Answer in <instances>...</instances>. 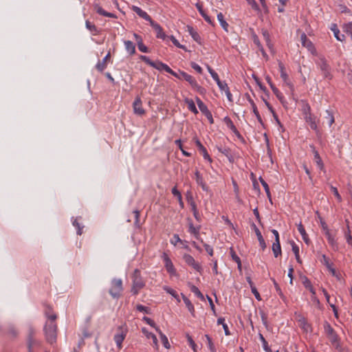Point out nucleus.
I'll return each instance as SVG.
<instances>
[{
	"label": "nucleus",
	"instance_id": "obj_1",
	"mask_svg": "<svg viewBox=\"0 0 352 352\" xmlns=\"http://www.w3.org/2000/svg\"><path fill=\"white\" fill-rule=\"evenodd\" d=\"M324 333L331 342V346L335 348L337 351H341L342 346L340 344V339L328 322H325L324 324Z\"/></svg>",
	"mask_w": 352,
	"mask_h": 352
},
{
	"label": "nucleus",
	"instance_id": "obj_2",
	"mask_svg": "<svg viewBox=\"0 0 352 352\" xmlns=\"http://www.w3.org/2000/svg\"><path fill=\"white\" fill-rule=\"evenodd\" d=\"M46 340L53 344L56 340L57 324L56 321H47L43 329Z\"/></svg>",
	"mask_w": 352,
	"mask_h": 352
},
{
	"label": "nucleus",
	"instance_id": "obj_3",
	"mask_svg": "<svg viewBox=\"0 0 352 352\" xmlns=\"http://www.w3.org/2000/svg\"><path fill=\"white\" fill-rule=\"evenodd\" d=\"M140 58L144 61L147 65L155 68L160 71H165L174 76H176V72L173 71L171 68H170L167 65L160 62V61H153L148 56L144 55H140Z\"/></svg>",
	"mask_w": 352,
	"mask_h": 352
},
{
	"label": "nucleus",
	"instance_id": "obj_4",
	"mask_svg": "<svg viewBox=\"0 0 352 352\" xmlns=\"http://www.w3.org/2000/svg\"><path fill=\"white\" fill-rule=\"evenodd\" d=\"M132 279L133 286L131 288V292L133 295H137L139 293V291L145 286L144 281L140 275V271L139 270H135Z\"/></svg>",
	"mask_w": 352,
	"mask_h": 352
},
{
	"label": "nucleus",
	"instance_id": "obj_5",
	"mask_svg": "<svg viewBox=\"0 0 352 352\" xmlns=\"http://www.w3.org/2000/svg\"><path fill=\"white\" fill-rule=\"evenodd\" d=\"M111 287L109 293L113 298H119L123 291L122 280L120 278H113L111 280Z\"/></svg>",
	"mask_w": 352,
	"mask_h": 352
},
{
	"label": "nucleus",
	"instance_id": "obj_6",
	"mask_svg": "<svg viewBox=\"0 0 352 352\" xmlns=\"http://www.w3.org/2000/svg\"><path fill=\"white\" fill-rule=\"evenodd\" d=\"M177 78L185 80L191 85V87L194 89L197 90L198 92H199L201 94L204 93V89L203 87H201V86H199L197 84L195 78L192 77V76H190V74H188L184 72H182V71H179V74H177Z\"/></svg>",
	"mask_w": 352,
	"mask_h": 352
},
{
	"label": "nucleus",
	"instance_id": "obj_7",
	"mask_svg": "<svg viewBox=\"0 0 352 352\" xmlns=\"http://www.w3.org/2000/svg\"><path fill=\"white\" fill-rule=\"evenodd\" d=\"M162 259L164 263V266L167 272L172 276L176 274L174 268V265L168 255L166 252H163L162 254Z\"/></svg>",
	"mask_w": 352,
	"mask_h": 352
},
{
	"label": "nucleus",
	"instance_id": "obj_8",
	"mask_svg": "<svg viewBox=\"0 0 352 352\" xmlns=\"http://www.w3.org/2000/svg\"><path fill=\"white\" fill-rule=\"evenodd\" d=\"M317 65L322 71L324 78H331V75L329 72V65L327 64V60L324 58H320L317 62Z\"/></svg>",
	"mask_w": 352,
	"mask_h": 352
},
{
	"label": "nucleus",
	"instance_id": "obj_9",
	"mask_svg": "<svg viewBox=\"0 0 352 352\" xmlns=\"http://www.w3.org/2000/svg\"><path fill=\"white\" fill-rule=\"evenodd\" d=\"M196 100L199 110L203 114L206 116L210 123L212 124L214 122L212 116L211 112L208 110L207 106L199 98H197Z\"/></svg>",
	"mask_w": 352,
	"mask_h": 352
},
{
	"label": "nucleus",
	"instance_id": "obj_10",
	"mask_svg": "<svg viewBox=\"0 0 352 352\" xmlns=\"http://www.w3.org/2000/svg\"><path fill=\"white\" fill-rule=\"evenodd\" d=\"M119 332L116 333L113 336V340L116 343L117 347L119 349H121L122 347V342L126 338V330L124 331L121 327L118 328Z\"/></svg>",
	"mask_w": 352,
	"mask_h": 352
},
{
	"label": "nucleus",
	"instance_id": "obj_11",
	"mask_svg": "<svg viewBox=\"0 0 352 352\" xmlns=\"http://www.w3.org/2000/svg\"><path fill=\"white\" fill-rule=\"evenodd\" d=\"M304 119L305 122L309 124L310 128L314 130L316 134H318L319 130L318 127V122H319V120L317 117L315 115L311 114L308 116H305Z\"/></svg>",
	"mask_w": 352,
	"mask_h": 352
},
{
	"label": "nucleus",
	"instance_id": "obj_12",
	"mask_svg": "<svg viewBox=\"0 0 352 352\" xmlns=\"http://www.w3.org/2000/svg\"><path fill=\"white\" fill-rule=\"evenodd\" d=\"M278 67L280 72V77L284 81L285 84L289 87L291 90H293L294 85L290 81L288 75L285 72V68L282 62L278 63Z\"/></svg>",
	"mask_w": 352,
	"mask_h": 352
},
{
	"label": "nucleus",
	"instance_id": "obj_13",
	"mask_svg": "<svg viewBox=\"0 0 352 352\" xmlns=\"http://www.w3.org/2000/svg\"><path fill=\"white\" fill-rule=\"evenodd\" d=\"M134 113L139 116H142L145 113V111L142 106V100L139 96H137L133 103Z\"/></svg>",
	"mask_w": 352,
	"mask_h": 352
},
{
	"label": "nucleus",
	"instance_id": "obj_14",
	"mask_svg": "<svg viewBox=\"0 0 352 352\" xmlns=\"http://www.w3.org/2000/svg\"><path fill=\"white\" fill-rule=\"evenodd\" d=\"M183 259L188 265L192 266L195 270L199 272L201 269V267L195 262L194 258L187 254H184L183 255Z\"/></svg>",
	"mask_w": 352,
	"mask_h": 352
},
{
	"label": "nucleus",
	"instance_id": "obj_15",
	"mask_svg": "<svg viewBox=\"0 0 352 352\" xmlns=\"http://www.w3.org/2000/svg\"><path fill=\"white\" fill-rule=\"evenodd\" d=\"M208 70L212 78L217 82V85L221 90H223L224 88L227 87V83L226 82H221L219 78L218 74L210 66H208Z\"/></svg>",
	"mask_w": 352,
	"mask_h": 352
},
{
	"label": "nucleus",
	"instance_id": "obj_16",
	"mask_svg": "<svg viewBox=\"0 0 352 352\" xmlns=\"http://www.w3.org/2000/svg\"><path fill=\"white\" fill-rule=\"evenodd\" d=\"M111 54L108 52L107 54L104 56L102 61L99 60L96 65V69L102 72L107 67V62L110 60Z\"/></svg>",
	"mask_w": 352,
	"mask_h": 352
},
{
	"label": "nucleus",
	"instance_id": "obj_17",
	"mask_svg": "<svg viewBox=\"0 0 352 352\" xmlns=\"http://www.w3.org/2000/svg\"><path fill=\"white\" fill-rule=\"evenodd\" d=\"M94 10H96V12L98 14H99L100 15H102V16H107V17H109V18H113V19H117L118 18L116 14H115L113 13H111V12H109L105 11L98 3H95L94 5Z\"/></svg>",
	"mask_w": 352,
	"mask_h": 352
},
{
	"label": "nucleus",
	"instance_id": "obj_18",
	"mask_svg": "<svg viewBox=\"0 0 352 352\" xmlns=\"http://www.w3.org/2000/svg\"><path fill=\"white\" fill-rule=\"evenodd\" d=\"M131 10L134 12H135L140 17L142 18L143 19L148 22L152 19L151 17L145 11H144L140 8L136 6H132Z\"/></svg>",
	"mask_w": 352,
	"mask_h": 352
},
{
	"label": "nucleus",
	"instance_id": "obj_19",
	"mask_svg": "<svg viewBox=\"0 0 352 352\" xmlns=\"http://www.w3.org/2000/svg\"><path fill=\"white\" fill-rule=\"evenodd\" d=\"M252 228L254 229L255 233H256V235L258 238V242H259V245L261 246V248H262L263 250H264L266 247H267V245H266V243L261 234V232H260L259 229L256 227V226L255 225V223H252Z\"/></svg>",
	"mask_w": 352,
	"mask_h": 352
},
{
	"label": "nucleus",
	"instance_id": "obj_20",
	"mask_svg": "<svg viewBox=\"0 0 352 352\" xmlns=\"http://www.w3.org/2000/svg\"><path fill=\"white\" fill-rule=\"evenodd\" d=\"M44 314L47 318V321H56L57 315L54 313L53 309L50 305H45Z\"/></svg>",
	"mask_w": 352,
	"mask_h": 352
},
{
	"label": "nucleus",
	"instance_id": "obj_21",
	"mask_svg": "<svg viewBox=\"0 0 352 352\" xmlns=\"http://www.w3.org/2000/svg\"><path fill=\"white\" fill-rule=\"evenodd\" d=\"M149 23H150L151 25L152 26V28L155 31L157 37L160 38H164L165 34L163 32L162 28H161V26L157 23L153 21L152 19L149 21Z\"/></svg>",
	"mask_w": 352,
	"mask_h": 352
},
{
	"label": "nucleus",
	"instance_id": "obj_22",
	"mask_svg": "<svg viewBox=\"0 0 352 352\" xmlns=\"http://www.w3.org/2000/svg\"><path fill=\"white\" fill-rule=\"evenodd\" d=\"M133 36H134V38H135V41L137 42L138 50L140 52H142L148 53V49L143 43L142 37L140 35H138V34H137L135 33L133 34Z\"/></svg>",
	"mask_w": 352,
	"mask_h": 352
},
{
	"label": "nucleus",
	"instance_id": "obj_23",
	"mask_svg": "<svg viewBox=\"0 0 352 352\" xmlns=\"http://www.w3.org/2000/svg\"><path fill=\"white\" fill-rule=\"evenodd\" d=\"M186 199L188 204L190 206V209L193 212L194 216L196 219H199V212L197 210L196 204L193 200V198L191 195H187Z\"/></svg>",
	"mask_w": 352,
	"mask_h": 352
},
{
	"label": "nucleus",
	"instance_id": "obj_24",
	"mask_svg": "<svg viewBox=\"0 0 352 352\" xmlns=\"http://www.w3.org/2000/svg\"><path fill=\"white\" fill-rule=\"evenodd\" d=\"M196 145L200 152V153L203 155L205 160H208L209 162H211L212 160L208 155L206 148L202 145V144L199 141H196Z\"/></svg>",
	"mask_w": 352,
	"mask_h": 352
},
{
	"label": "nucleus",
	"instance_id": "obj_25",
	"mask_svg": "<svg viewBox=\"0 0 352 352\" xmlns=\"http://www.w3.org/2000/svg\"><path fill=\"white\" fill-rule=\"evenodd\" d=\"M187 31L189 32L192 38L198 43L201 44V38L198 34L197 32H196L192 26L187 25L186 26Z\"/></svg>",
	"mask_w": 352,
	"mask_h": 352
},
{
	"label": "nucleus",
	"instance_id": "obj_26",
	"mask_svg": "<svg viewBox=\"0 0 352 352\" xmlns=\"http://www.w3.org/2000/svg\"><path fill=\"white\" fill-rule=\"evenodd\" d=\"M142 332L148 339H152L153 346H157V339L155 334L149 332L145 327L142 329Z\"/></svg>",
	"mask_w": 352,
	"mask_h": 352
},
{
	"label": "nucleus",
	"instance_id": "obj_27",
	"mask_svg": "<svg viewBox=\"0 0 352 352\" xmlns=\"http://www.w3.org/2000/svg\"><path fill=\"white\" fill-rule=\"evenodd\" d=\"M195 177H196V182H197V183L199 186H201V187L203 189V190L208 192V190H209V188L206 185V184L204 182L203 177H201V175L199 174V172H196Z\"/></svg>",
	"mask_w": 352,
	"mask_h": 352
},
{
	"label": "nucleus",
	"instance_id": "obj_28",
	"mask_svg": "<svg viewBox=\"0 0 352 352\" xmlns=\"http://www.w3.org/2000/svg\"><path fill=\"white\" fill-rule=\"evenodd\" d=\"M301 279H302V284L305 287V288L309 289L310 291V292L313 295H315L316 294V292H315L314 287H312L311 281L309 280V279L307 276H302L301 277Z\"/></svg>",
	"mask_w": 352,
	"mask_h": 352
},
{
	"label": "nucleus",
	"instance_id": "obj_29",
	"mask_svg": "<svg viewBox=\"0 0 352 352\" xmlns=\"http://www.w3.org/2000/svg\"><path fill=\"white\" fill-rule=\"evenodd\" d=\"M298 230L300 233L305 243L308 245L310 242V240L309 239L308 234H307V232L304 228V226H302V224L301 223H300L298 225Z\"/></svg>",
	"mask_w": 352,
	"mask_h": 352
},
{
	"label": "nucleus",
	"instance_id": "obj_30",
	"mask_svg": "<svg viewBox=\"0 0 352 352\" xmlns=\"http://www.w3.org/2000/svg\"><path fill=\"white\" fill-rule=\"evenodd\" d=\"M198 10L199 11L200 14H201V16L204 17V19H205V21L206 22H208L209 24L212 25L214 26V23L213 21L210 19V17L206 14V12L204 11V10L203 9V7L201 5L197 3L196 5Z\"/></svg>",
	"mask_w": 352,
	"mask_h": 352
},
{
	"label": "nucleus",
	"instance_id": "obj_31",
	"mask_svg": "<svg viewBox=\"0 0 352 352\" xmlns=\"http://www.w3.org/2000/svg\"><path fill=\"white\" fill-rule=\"evenodd\" d=\"M182 296L188 311L190 312L192 316H195V308L193 305L191 303L190 300L183 294H182Z\"/></svg>",
	"mask_w": 352,
	"mask_h": 352
},
{
	"label": "nucleus",
	"instance_id": "obj_32",
	"mask_svg": "<svg viewBox=\"0 0 352 352\" xmlns=\"http://www.w3.org/2000/svg\"><path fill=\"white\" fill-rule=\"evenodd\" d=\"M272 249L274 255L276 258L278 257L279 255H280L281 254V248H280V241H274L273 243Z\"/></svg>",
	"mask_w": 352,
	"mask_h": 352
},
{
	"label": "nucleus",
	"instance_id": "obj_33",
	"mask_svg": "<svg viewBox=\"0 0 352 352\" xmlns=\"http://www.w3.org/2000/svg\"><path fill=\"white\" fill-rule=\"evenodd\" d=\"M124 46L126 50L129 53L130 55H133L135 53V46L132 41H125Z\"/></svg>",
	"mask_w": 352,
	"mask_h": 352
},
{
	"label": "nucleus",
	"instance_id": "obj_34",
	"mask_svg": "<svg viewBox=\"0 0 352 352\" xmlns=\"http://www.w3.org/2000/svg\"><path fill=\"white\" fill-rule=\"evenodd\" d=\"M300 40H301L302 45L304 47H306L308 49H311L313 47L312 43L310 41L309 39H308L305 33H302V34L300 35Z\"/></svg>",
	"mask_w": 352,
	"mask_h": 352
},
{
	"label": "nucleus",
	"instance_id": "obj_35",
	"mask_svg": "<svg viewBox=\"0 0 352 352\" xmlns=\"http://www.w3.org/2000/svg\"><path fill=\"white\" fill-rule=\"evenodd\" d=\"M223 121L226 126L230 129L232 132H234L235 134L239 133L236 126H234L233 122L231 120V119L229 117H226L223 119Z\"/></svg>",
	"mask_w": 352,
	"mask_h": 352
},
{
	"label": "nucleus",
	"instance_id": "obj_36",
	"mask_svg": "<svg viewBox=\"0 0 352 352\" xmlns=\"http://www.w3.org/2000/svg\"><path fill=\"white\" fill-rule=\"evenodd\" d=\"M85 26H86L87 29H88L94 35H97L100 32L99 30H98L97 27L94 24L91 23L88 20H87L85 21Z\"/></svg>",
	"mask_w": 352,
	"mask_h": 352
},
{
	"label": "nucleus",
	"instance_id": "obj_37",
	"mask_svg": "<svg viewBox=\"0 0 352 352\" xmlns=\"http://www.w3.org/2000/svg\"><path fill=\"white\" fill-rule=\"evenodd\" d=\"M185 102L186 104H187V107H188V109L192 111V113H195V114H197L198 113V111L196 108V106L195 104V102H193L192 100L191 99H188V98H186L185 100Z\"/></svg>",
	"mask_w": 352,
	"mask_h": 352
},
{
	"label": "nucleus",
	"instance_id": "obj_38",
	"mask_svg": "<svg viewBox=\"0 0 352 352\" xmlns=\"http://www.w3.org/2000/svg\"><path fill=\"white\" fill-rule=\"evenodd\" d=\"M217 19L223 30L228 32V23L224 20V16L221 12L217 14Z\"/></svg>",
	"mask_w": 352,
	"mask_h": 352
},
{
	"label": "nucleus",
	"instance_id": "obj_39",
	"mask_svg": "<svg viewBox=\"0 0 352 352\" xmlns=\"http://www.w3.org/2000/svg\"><path fill=\"white\" fill-rule=\"evenodd\" d=\"M81 217H76L72 222L73 226L76 228L77 230V234L81 235L82 233V229L84 228V226H81V224L78 222V219H80Z\"/></svg>",
	"mask_w": 352,
	"mask_h": 352
},
{
	"label": "nucleus",
	"instance_id": "obj_40",
	"mask_svg": "<svg viewBox=\"0 0 352 352\" xmlns=\"http://www.w3.org/2000/svg\"><path fill=\"white\" fill-rule=\"evenodd\" d=\"M327 116L324 117V120H326L327 124L331 126L335 122L334 116L333 113L329 111H326Z\"/></svg>",
	"mask_w": 352,
	"mask_h": 352
},
{
	"label": "nucleus",
	"instance_id": "obj_41",
	"mask_svg": "<svg viewBox=\"0 0 352 352\" xmlns=\"http://www.w3.org/2000/svg\"><path fill=\"white\" fill-rule=\"evenodd\" d=\"M292 251L295 254V257H296L297 262L298 263H302V261L299 256V248L294 241H292Z\"/></svg>",
	"mask_w": 352,
	"mask_h": 352
},
{
	"label": "nucleus",
	"instance_id": "obj_42",
	"mask_svg": "<svg viewBox=\"0 0 352 352\" xmlns=\"http://www.w3.org/2000/svg\"><path fill=\"white\" fill-rule=\"evenodd\" d=\"M259 180H260L262 186L264 188V190H265V192L267 194V196L268 199H270V201H272L271 193H270V188H269L268 184H267V182L262 177H260Z\"/></svg>",
	"mask_w": 352,
	"mask_h": 352
},
{
	"label": "nucleus",
	"instance_id": "obj_43",
	"mask_svg": "<svg viewBox=\"0 0 352 352\" xmlns=\"http://www.w3.org/2000/svg\"><path fill=\"white\" fill-rule=\"evenodd\" d=\"M157 332L160 335L161 340H162V344H163L165 348H166V349H169L170 347V344L168 342V340L167 337L164 334H163L162 333L160 329L159 331H157Z\"/></svg>",
	"mask_w": 352,
	"mask_h": 352
},
{
	"label": "nucleus",
	"instance_id": "obj_44",
	"mask_svg": "<svg viewBox=\"0 0 352 352\" xmlns=\"http://www.w3.org/2000/svg\"><path fill=\"white\" fill-rule=\"evenodd\" d=\"M324 234L327 239V241L329 242V243L331 245V246H334L336 245V241L333 237V236L331 234V233L330 232V231H327L324 232Z\"/></svg>",
	"mask_w": 352,
	"mask_h": 352
},
{
	"label": "nucleus",
	"instance_id": "obj_45",
	"mask_svg": "<svg viewBox=\"0 0 352 352\" xmlns=\"http://www.w3.org/2000/svg\"><path fill=\"white\" fill-rule=\"evenodd\" d=\"M331 30H333V33H334V36L338 40V41H342L343 40H344V34H340V31L339 30L336 28V25H334V27L333 28H331Z\"/></svg>",
	"mask_w": 352,
	"mask_h": 352
},
{
	"label": "nucleus",
	"instance_id": "obj_46",
	"mask_svg": "<svg viewBox=\"0 0 352 352\" xmlns=\"http://www.w3.org/2000/svg\"><path fill=\"white\" fill-rule=\"evenodd\" d=\"M143 321H144L146 324H148V325H150L151 327H153L155 329V330L157 331L160 330L159 327H157L155 323V322L151 319L150 318L148 317H146V316H144L142 318Z\"/></svg>",
	"mask_w": 352,
	"mask_h": 352
},
{
	"label": "nucleus",
	"instance_id": "obj_47",
	"mask_svg": "<svg viewBox=\"0 0 352 352\" xmlns=\"http://www.w3.org/2000/svg\"><path fill=\"white\" fill-rule=\"evenodd\" d=\"M314 159L316 160V164H318V166H319V168L320 169H322L324 165H323L322 160L319 155L318 152L314 150Z\"/></svg>",
	"mask_w": 352,
	"mask_h": 352
},
{
	"label": "nucleus",
	"instance_id": "obj_48",
	"mask_svg": "<svg viewBox=\"0 0 352 352\" xmlns=\"http://www.w3.org/2000/svg\"><path fill=\"white\" fill-rule=\"evenodd\" d=\"M259 338L263 343V346L264 350L266 352H272V349L268 346L267 342L265 340V338L263 337V336L261 333L259 334Z\"/></svg>",
	"mask_w": 352,
	"mask_h": 352
},
{
	"label": "nucleus",
	"instance_id": "obj_49",
	"mask_svg": "<svg viewBox=\"0 0 352 352\" xmlns=\"http://www.w3.org/2000/svg\"><path fill=\"white\" fill-rule=\"evenodd\" d=\"M205 337L207 340V342H208V348L210 349V351L211 352H216V349H215V347H214V345L212 342V340L211 339V338L208 336V335H205Z\"/></svg>",
	"mask_w": 352,
	"mask_h": 352
},
{
	"label": "nucleus",
	"instance_id": "obj_50",
	"mask_svg": "<svg viewBox=\"0 0 352 352\" xmlns=\"http://www.w3.org/2000/svg\"><path fill=\"white\" fill-rule=\"evenodd\" d=\"M252 111L254 113V115L256 116L258 121L261 123V124H263V121H262V119H261V117L258 113V111L257 109V107L255 104L254 102H252Z\"/></svg>",
	"mask_w": 352,
	"mask_h": 352
},
{
	"label": "nucleus",
	"instance_id": "obj_51",
	"mask_svg": "<svg viewBox=\"0 0 352 352\" xmlns=\"http://www.w3.org/2000/svg\"><path fill=\"white\" fill-rule=\"evenodd\" d=\"M302 114L305 116H308L309 115H311V107L308 103H305L302 107Z\"/></svg>",
	"mask_w": 352,
	"mask_h": 352
},
{
	"label": "nucleus",
	"instance_id": "obj_52",
	"mask_svg": "<svg viewBox=\"0 0 352 352\" xmlns=\"http://www.w3.org/2000/svg\"><path fill=\"white\" fill-rule=\"evenodd\" d=\"M136 309L140 312H144L147 314H150V308L140 304L136 306Z\"/></svg>",
	"mask_w": 352,
	"mask_h": 352
},
{
	"label": "nucleus",
	"instance_id": "obj_53",
	"mask_svg": "<svg viewBox=\"0 0 352 352\" xmlns=\"http://www.w3.org/2000/svg\"><path fill=\"white\" fill-rule=\"evenodd\" d=\"M191 291L200 299L204 300V295L201 294V292L199 291V289L196 286H192L191 287Z\"/></svg>",
	"mask_w": 352,
	"mask_h": 352
},
{
	"label": "nucleus",
	"instance_id": "obj_54",
	"mask_svg": "<svg viewBox=\"0 0 352 352\" xmlns=\"http://www.w3.org/2000/svg\"><path fill=\"white\" fill-rule=\"evenodd\" d=\"M262 34L267 43V45L270 47V36L267 30H262Z\"/></svg>",
	"mask_w": 352,
	"mask_h": 352
},
{
	"label": "nucleus",
	"instance_id": "obj_55",
	"mask_svg": "<svg viewBox=\"0 0 352 352\" xmlns=\"http://www.w3.org/2000/svg\"><path fill=\"white\" fill-rule=\"evenodd\" d=\"M272 91L276 95V96L280 100L283 99V96L282 93L275 87L272 86Z\"/></svg>",
	"mask_w": 352,
	"mask_h": 352
},
{
	"label": "nucleus",
	"instance_id": "obj_56",
	"mask_svg": "<svg viewBox=\"0 0 352 352\" xmlns=\"http://www.w3.org/2000/svg\"><path fill=\"white\" fill-rule=\"evenodd\" d=\"M36 341L34 338H28V352H32V346L35 344Z\"/></svg>",
	"mask_w": 352,
	"mask_h": 352
},
{
	"label": "nucleus",
	"instance_id": "obj_57",
	"mask_svg": "<svg viewBox=\"0 0 352 352\" xmlns=\"http://www.w3.org/2000/svg\"><path fill=\"white\" fill-rule=\"evenodd\" d=\"M273 283H274L275 289H276V292H278V295L280 296V298L282 299H284L285 296H284L278 284L276 282V280L274 279H273Z\"/></svg>",
	"mask_w": 352,
	"mask_h": 352
},
{
	"label": "nucleus",
	"instance_id": "obj_58",
	"mask_svg": "<svg viewBox=\"0 0 352 352\" xmlns=\"http://www.w3.org/2000/svg\"><path fill=\"white\" fill-rule=\"evenodd\" d=\"M260 315L263 324L267 326V315L262 310L260 311Z\"/></svg>",
	"mask_w": 352,
	"mask_h": 352
},
{
	"label": "nucleus",
	"instance_id": "obj_59",
	"mask_svg": "<svg viewBox=\"0 0 352 352\" xmlns=\"http://www.w3.org/2000/svg\"><path fill=\"white\" fill-rule=\"evenodd\" d=\"M331 192H333V194L336 197V198L338 199V200L339 201H342V198H341V196L340 195L339 192H338V190L337 189V188L331 186Z\"/></svg>",
	"mask_w": 352,
	"mask_h": 352
},
{
	"label": "nucleus",
	"instance_id": "obj_60",
	"mask_svg": "<svg viewBox=\"0 0 352 352\" xmlns=\"http://www.w3.org/2000/svg\"><path fill=\"white\" fill-rule=\"evenodd\" d=\"M301 322V326L302 329H304L306 331H308L309 329L311 327L309 324L306 321L305 318H302V320H300Z\"/></svg>",
	"mask_w": 352,
	"mask_h": 352
},
{
	"label": "nucleus",
	"instance_id": "obj_61",
	"mask_svg": "<svg viewBox=\"0 0 352 352\" xmlns=\"http://www.w3.org/2000/svg\"><path fill=\"white\" fill-rule=\"evenodd\" d=\"M164 289L167 293H168V294H171L174 298H176V292H175L173 289H172V288H170V287H168V286H164Z\"/></svg>",
	"mask_w": 352,
	"mask_h": 352
},
{
	"label": "nucleus",
	"instance_id": "obj_62",
	"mask_svg": "<svg viewBox=\"0 0 352 352\" xmlns=\"http://www.w3.org/2000/svg\"><path fill=\"white\" fill-rule=\"evenodd\" d=\"M254 43L258 47L260 50H263V46L256 35H254Z\"/></svg>",
	"mask_w": 352,
	"mask_h": 352
},
{
	"label": "nucleus",
	"instance_id": "obj_63",
	"mask_svg": "<svg viewBox=\"0 0 352 352\" xmlns=\"http://www.w3.org/2000/svg\"><path fill=\"white\" fill-rule=\"evenodd\" d=\"M230 255L232 260L234 261L235 262H239V260H241L232 248H230Z\"/></svg>",
	"mask_w": 352,
	"mask_h": 352
},
{
	"label": "nucleus",
	"instance_id": "obj_64",
	"mask_svg": "<svg viewBox=\"0 0 352 352\" xmlns=\"http://www.w3.org/2000/svg\"><path fill=\"white\" fill-rule=\"evenodd\" d=\"M191 67L192 68H193L196 72H197L199 74H201L202 73V69L201 67L197 65V63H194V62H192L191 63Z\"/></svg>",
	"mask_w": 352,
	"mask_h": 352
}]
</instances>
